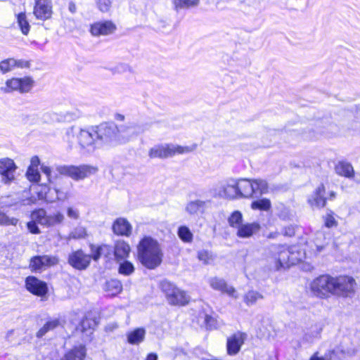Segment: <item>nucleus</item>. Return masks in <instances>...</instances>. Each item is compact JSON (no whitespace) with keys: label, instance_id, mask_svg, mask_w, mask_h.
Segmentation results:
<instances>
[{"label":"nucleus","instance_id":"nucleus-47","mask_svg":"<svg viewBox=\"0 0 360 360\" xmlns=\"http://www.w3.org/2000/svg\"><path fill=\"white\" fill-rule=\"evenodd\" d=\"M26 176L31 182H38L40 180V174L37 168L28 167Z\"/></svg>","mask_w":360,"mask_h":360},{"label":"nucleus","instance_id":"nucleus-16","mask_svg":"<svg viewBox=\"0 0 360 360\" xmlns=\"http://www.w3.org/2000/svg\"><path fill=\"white\" fill-rule=\"evenodd\" d=\"M116 30V25L110 20L97 22L91 25L90 32L93 36L108 35Z\"/></svg>","mask_w":360,"mask_h":360},{"label":"nucleus","instance_id":"nucleus-40","mask_svg":"<svg viewBox=\"0 0 360 360\" xmlns=\"http://www.w3.org/2000/svg\"><path fill=\"white\" fill-rule=\"evenodd\" d=\"M81 330L82 332L87 331L93 329L96 326V322L94 319L85 316L81 321L80 324Z\"/></svg>","mask_w":360,"mask_h":360},{"label":"nucleus","instance_id":"nucleus-4","mask_svg":"<svg viewBox=\"0 0 360 360\" xmlns=\"http://www.w3.org/2000/svg\"><path fill=\"white\" fill-rule=\"evenodd\" d=\"M196 144L182 146L172 143L157 144L148 150V156L151 159H166L176 155H181L193 152L195 150Z\"/></svg>","mask_w":360,"mask_h":360},{"label":"nucleus","instance_id":"nucleus-64","mask_svg":"<svg viewBox=\"0 0 360 360\" xmlns=\"http://www.w3.org/2000/svg\"><path fill=\"white\" fill-rule=\"evenodd\" d=\"M335 196H336V193L334 191H331L330 193V197L328 199H329L330 200H333L335 199Z\"/></svg>","mask_w":360,"mask_h":360},{"label":"nucleus","instance_id":"nucleus-36","mask_svg":"<svg viewBox=\"0 0 360 360\" xmlns=\"http://www.w3.org/2000/svg\"><path fill=\"white\" fill-rule=\"evenodd\" d=\"M172 2L174 9L178 11L181 9L196 6L199 1L198 0H173Z\"/></svg>","mask_w":360,"mask_h":360},{"label":"nucleus","instance_id":"nucleus-12","mask_svg":"<svg viewBox=\"0 0 360 360\" xmlns=\"http://www.w3.org/2000/svg\"><path fill=\"white\" fill-rule=\"evenodd\" d=\"M59 259L55 255H40L31 258L30 262V268L32 271H43L46 268L56 266L58 264Z\"/></svg>","mask_w":360,"mask_h":360},{"label":"nucleus","instance_id":"nucleus-32","mask_svg":"<svg viewBox=\"0 0 360 360\" xmlns=\"http://www.w3.org/2000/svg\"><path fill=\"white\" fill-rule=\"evenodd\" d=\"M60 325V321L58 319H50L46 321L44 326L37 332V338H42L48 332L54 330Z\"/></svg>","mask_w":360,"mask_h":360},{"label":"nucleus","instance_id":"nucleus-48","mask_svg":"<svg viewBox=\"0 0 360 360\" xmlns=\"http://www.w3.org/2000/svg\"><path fill=\"white\" fill-rule=\"evenodd\" d=\"M97 6L101 12H108L111 8V1L110 0H98Z\"/></svg>","mask_w":360,"mask_h":360},{"label":"nucleus","instance_id":"nucleus-55","mask_svg":"<svg viewBox=\"0 0 360 360\" xmlns=\"http://www.w3.org/2000/svg\"><path fill=\"white\" fill-rule=\"evenodd\" d=\"M100 250L101 252V256L104 255L108 257L111 254V248L105 244L100 245Z\"/></svg>","mask_w":360,"mask_h":360},{"label":"nucleus","instance_id":"nucleus-35","mask_svg":"<svg viewBox=\"0 0 360 360\" xmlns=\"http://www.w3.org/2000/svg\"><path fill=\"white\" fill-rule=\"evenodd\" d=\"M177 235L184 243H190L193 241V234L190 229L186 226H181L177 231Z\"/></svg>","mask_w":360,"mask_h":360},{"label":"nucleus","instance_id":"nucleus-38","mask_svg":"<svg viewBox=\"0 0 360 360\" xmlns=\"http://www.w3.org/2000/svg\"><path fill=\"white\" fill-rule=\"evenodd\" d=\"M243 214L236 210L231 213L228 219V222L231 227L238 229L242 225Z\"/></svg>","mask_w":360,"mask_h":360},{"label":"nucleus","instance_id":"nucleus-5","mask_svg":"<svg viewBox=\"0 0 360 360\" xmlns=\"http://www.w3.org/2000/svg\"><path fill=\"white\" fill-rule=\"evenodd\" d=\"M56 172L63 176L71 178L75 181L84 180L95 174L98 172V168L90 165H62L56 167Z\"/></svg>","mask_w":360,"mask_h":360},{"label":"nucleus","instance_id":"nucleus-21","mask_svg":"<svg viewBox=\"0 0 360 360\" xmlns=\"http://www.w3.org/2000/svg\"><path fill=\"white\" fill-rule=\"evenodd\" d=\"M335 278H333L328 275H322L316 278V296H320L321 290H325L326 292L333 293L334 290Z\"/></svg>","mask_w":360,"mask_h":360},{"label":"nucleus","instance_id":"nucleus-43","mask_svg":"<svg viewBox=\"0 0 360 360\" xmlns=\"http://www.w3.org/2000/svg\"><path fill=\"white\" fill-rule=\"evenodd\" d=\"M333 214L334 213L330 210L325 216L323 217L326 227L331 228L338 226V221L335 220Z\"/></svg>","mask_w":360,"mask_h":360},{"label":"nucleus","instance_id":"nucleus-62","mask_svg":"<svg viewBox=\"0 0 360 360\" xmlns=\"http://www.w3.org/2000/svg\"><path fill=\"white\" fill-rule=\"evenodd\" d=\"M34 4H52L51 0H34Z\"/></svg>","mask_w":360,"mask_h":360},{"label":"nucleus","instance_id":"nucleus-49","mask_svg":"<svg viewBox=\"0 0 360 360\" xmlns=\"http://www.w3.org/2000/svg\"><path fill=\"white\" fill-rule=\"evenodd\" d=\"M67 216L74 220H78L80 217L79 210L75 207H68L67 208Z\"/></svg>","mask_w":360,"mask_h":360},{"label":"nucleus","instance_id":"nucleus-51","mask_svg":"<svg viewBox=\"0 0 360 360\" xmlns=\"http://www.w3.org/2000/svg\"><path fill=\"white\" fill-rule=\"evenodd\" d=\"M32 221L27 224V226L30 233L34 234H38L40 233L39 229L37 226L38 221L32 218L31 216Z\"/></svg>","mask_w":360,"mask_h":360},{"label":"nucleus","instance_id":"nucleus-18","mask_svg":"<svg viewBox=\"0 0 360 360\" xmlns=\"http://www.w3.org/2000/svg\"><path fill=\"white\" fill-rule=\"evenodd\" d=\"M30 63L24 60H17L13 58L4 59L0 61V72L6 74L14 70L15 68H27Z\"/></svg>","mask_w":360,"mask_h":360},{"label":"nucleus","instance_id":"nucleus-53","mask_svg":"<svg viewBox=\"0 0 360 360\" xmlns=\"http://www.w3.org/2000/svg\"><path fill=\"white\" fill-rule=\"evenodd\" d=\"M338 352V350H329L323 356H318V353L316 352V360H333L337 356Z\"/></svg>","mask_w":360,"mask_h":360},{"label":"nucleus","instance_id":"nucleus-33","mask_svg":"<svg viewBox=\"0 0 360 360\" xmlns=\"http://www.w3.org/2000/svg\"><path fill=\"white\" fill-rule=\"evenodd\" d=\"M264 296L260 292L256 290L248 291L243 297V300L245 304L248 307L255 304L259 300H262Z\"/></svg>","mask_w":360,"mask_h":360},{"label":"nucleus","instance_id":"nucleus-44","mask_svg":"<svg viewBox=\"0 0 360 360\" xmlns=\"http://www.w3.org/2000/svg\"><path fill=\"white\" fill-rule=\"evenodd\" d=\"M86 236V231L84 227H76L70 234L68 238L73 239H81Z\"/></svg>","mask_w":360,"mask_h":360},{"label":"nucleus","instance_id":"nucleus-23","mask_svg":"<svg viewBox=\"0 0 360 360\" xmlns=\"http://www.w3.org/2000/svg\"><path fill=\"white\" fill-rule=\"evenodd\" d=\"M112 230L116 235L129 236L131 233L132 226L126 219L118 218L113 223Z\"/></svg>","mask_w":360,"mask_h":360},{"label":"nucleus","instance_id":"nucleus-22","mask_svg":"<svg viewBox=\"0 0 360 360\" xmlns=\"http://www.w3.org/2000/svg\"><path fill=\"white\" fill-rule=\"evenodd\" d=\"M139 132V128L134 124L122 125L117 127V141H128L135 137Z\"/></svg>","mask_w":360,"mask_h":360},{"label":"nucleus","instance_id":"nucleus-10","mask_svg":"<svg viewBox=\"0 0 360 360\" xmlns=\"http://www.w3.org/2000/svg\"><path fill=\"white\" fill-rule=\"evenodd\" d=\"M32 217L38 221V224L47 227L61 224L65 220V216L63 213L56 212L51 214H46L45 210L42 209L32 212Z\"/></svg>","mask_w":360,"mask_h":360},{"label":"nucleus","instance_id":"nucleus-27","mask_svg":"<svg viewBox=\"0 0 360 360\" xmlns=\"http://www.w3.org/2000/svg\"><path fill=\"white\" fill-rule=\"evenodd\" d=\"M146 333V330L143 328H135L127 333V342L131 345H139L143 342Z\"/></svg>","mask_w":360,"mask_h":360},{"label":"nucleus","instance_id":"nucleus-24","mask_svg":"<svg viewBox=\"0 0 360 360\" xmlns=\"http://www.w3.org/2000/svg\"><path fill=\"white\" fill-rule=\"evenodd\" d=\"M33 13L39 20H48L51 18L53 13L52 4H34Z\"/></svg>","mask_w":360,"mask_h":360},{"label":"nucleus","instance_id":"nucleus-14","mask_svg":"<svg viewBox=\"0 0 360 360\" xmlns=\"http://www.w3.org/2000/svg\"><path fill=\"white\" fill-rule=\"evenodd\" d=\"M17 169L12 159L6 158L0 160V174L1 181L4 184H9L15 179V172Z\"/></svg>","mask_w":360,"mask_h":360},{"label":"nucleus","instance_id":"nucleus-19","mask_svg":"<svg viewBox=\"0 0 360 360\" xmlns=\"http://www.w3.org/2000/svg\"><path fill=\"white\" fill-rule=\"evenodd\" d=\"M246 335L243 333H237L227 340V353L229 355L236 354L240 349L241 346L244 343Z\"/></svg>","mask_w":360,"mask_h":360},{"label":"nucleus","instance_id":"nucleus-20","mask_svg":"<svg viewBox=\"0 0 360 360\" xmlns=\"http://www.w3.org/2000/svg\"><path fill=\"white\" fill-rule=\"evenodd\" d=\"M209 283L210 286L216 290L226 293L234 298L238 297L236 289L233 286L228 285L226 281L222 278L218 277L211 278L209 281Z\"/></svg>","mask_w":360,"mask_h":360},{"label":"nucleus","instance_id":"nucleus-50","mask_svg":"<svg viewBox=\"0 0 360 360\" xmlns=\"http://www.w3.org/2000/svg\"><path fill=\"white\" fill-rule=\"evenodd\" d=\"M43 188L44 191L39 193V198L40 199H44L46 202H49L55 201V198L49 196V193H51V191L46 186L44 187Z\"/></svg>","mask_w":360,"mask_h":360},{"label":"nucleus","instance_id":"nucleus-54","mask_svg":"<svg viewBox=\"0 0 360 360\" xmlns=\"http://www.w3.org/2000/svg\"><path fill=\"white\" fill-rule=\"evenodd\" d=\"M41 170L44 174H46L49 182H52L53 177L51 175V169L49 166L42 164L41 165Z\"/></svg>","mask_w":360,"mask_h":360},{"label":"nucleus","instance_id":"nucleus-3","mask_svg":"<svg viewBox=\"0 0 360 360\" xmlns=\"http://www.w3.org/2000/svg\"><path fill=\"white\" fill-rule=\"evenodd\" d=\"M295 248L290 249L284 245H274L272 247L274 258L276 261V268L288 266L295 264L296 263L303 262L306 259L305 253L301 255L300 252L296 251ZM307 262L303 264V269L305 270H311L313 267H306Z\"/></svg>","mask_w":360,"mask_h":360},{"label":"nucleus","instance_id":"nucleus-11","mask_svg":"<svg viewBox=\"0 0 360 360\" xmlns=\"http://www.w3.org/2000/svg\"><path fill=\"white\" fill-rule=\"evenodd\" d=\"M333 294L345 297H352L354 293L355 280L350 276L335 278Z\"/></svg>","mask_w":360,"mask_h":360},{"label":"nucleus","instance_id":"nucleus-15","mask_svg":"<svg viewBox=\"0 0 360 360\" xmlns=\"http://www.w3.org/2000/svg\"><path fill=\"white\" fill-rule=\"evenodd\" d=\"M25 287L30 292L39 297L45 296L48 292L46 283L34 276H28L26 278Z\"/></svg>","mask_w":360,"mask_h":360},{"label":"nucleus","instance_id":"nucleus-60","mask_svg":"<svg viewBox=\"0 0 360 360\" xmlns=\"http://www.w3.org/2000/svg\"><path fill=\"white\" fill-rule=\"evenodd\" d=\"M54 192L57 194V197H56L57 200H64L66 198L65 196H64V197L61 196V193H60L57 189H55Z\"/></svg>","mask_w":360,"mask_h":360},{"label":"nucleus","instance_id":"nucleus-17","mask_svg":"<svg viewBox=\"0 0 360 360\" xmlns=\"http://www.w3.org/2000/svg\"><path fill=\"white\" fill-rule=\"evenodd\" d=\"M90 255H85L82 250L72 252L68 258L69 264L79 270L86 269L90 264Z\"/></svg>","mask_w":360,"mask_h":360},{"label":"nucleus","instance_id":"nucleus-25","mask_svg":"<svg viewBox=\"0 0 360 360\" xmlns=\"http://www.w3.org/2000/svg\"><path fill=\"white\" fill-rule=\"evenodd\" d=\"M260 225L257 222L247 223L242 224L237 229V236L240 238H250L259 232Z\"/></svg>","mask_w":360,"mask_h":360},{"label":"nucleus","instance_id":"nucleus-39","mask_svg":"<svg viewBox=\"0 0 360 360\" xmlns=\"http://www.w3.org/2000/svg\"><path fill=\"white\" fill-rule=\"evenodd\" d=\"M199 321L203 326H205L207 328L212 329L216 327V321L215 319L210 315L202 313L200 315Z\"/></svg>","mask_w":360,"mask_h":360},{"label":"nucleus","instance_id":"nucleus-46","mask_svg":"<svg viewBox=\"0 0 360 360\" xmlns=\"http://www.w3.org/2000/svg\"><path fill=\"white\" fill-rule=\"evenodd\" d=\"M198 258L205 264H209L214 260L212 255L207 250L199 251Z\"/></svg>","mask_w":360,"mask_h":360},{"label":"nucleus","instance_id":"nucleus-57","mask_svg":"<svg viewBox=\"0 0 360 360\" xmlns=\"http://www.w3.org/2000/svg\"><path fill=\"white\" fill-rule=\"evenodd\" d=\"M283 234H284L285 236H291L294 234V229L292 226L286 227V228H285V230L283 232Z\"/></svg>","mask_w":360,"mask_h":360},{"label":"nucleus","instance_id":"nucleus-52","mask_svg":"<svg viewBox=\"0 0 360 360\" xmlns=\"http://www.w3.org/2000/svg\"><path fill=\"white\" fill-rule=\"evenodd\" d=\"M91 258L98 260L101 257L100 245H91Z\"/></svg>","mask_w":360,"mask_h":360},{"label":"nucleus","instance_id":"nucleus-13","mask_svg":"<svg viewBox=\"0 0 360 360\" xmlns=\"http://www.w3.org/2000/svg\"><path fill=\"white\" fill-rule=\"evenodd\" d=\"M243 179H229L223 187V196L229 199L243 198L240 186Z\"/></svg>","mask_w":360,"mask_h":360},{"label":"nucleus","instance_id":"nucleus-6","mask_svg":"<svg viewBox=\"0 0 360 360\" xmlns=\"http://www.w3.org/2000/svg\"><path fill=\"white\" fill-rule=\"evenodd\" d=\"M240 188L243 198H259L269 192V184L262 179H243Z\"/></svg>","mask_w":360,"mask_h":360},{"label":"nucleus","instance_id":"nucleus-37","mask_svg":"<svg viewBox=\"0 0 360 360\" xmlns=\"http://www.w3.org/2000/svg\"><path fill=\"white\" fill-rule=\"evenodd\" d=\"M271 207L270 200L267 198H261L253 201L251 203L252 210H259L262 211H269Z\"/></svg>","mask_w":360,"mask_h":360},{"label":"nucleus","instance_id":"nucleus-30","mask_svg":"<svg viewBox=\"0 0 360 360\" xmlns=\"http://www.w3.org/2000/svg\"><path fill=\"white\" fill-rule=\"evenodd\" d=\"M85 355L86 349L84 347L79 345L67 352L60 360H83Z\"/></svg>","mask_w":360,"mask_h":360},{"label":"nucleus","instance_id":"nucleus-61","mask_svg":"<svg viewBox=\"0 0 360 360\" xmlns=\"http://www.w3.org/2000/svg\"><path fill=\"white\" fill-rule=\"evenodd\" d=\"M69 10L71 13H74L76 11V6L74 3H70Z\"/></svg>","mask_w":360,"mask_h":360},{"label":"nucleus","instance_id":"nucleus-34","mask_svg":"<svg viewBox=\"0 0 360 360\" xmlns=\"http://www.w3.org/2000/svg\"><path fill=\"white\" fill-rule=\"evenodd\" d=\"M17 18V24L21 32L27 35L30 29V23L27 20V16L25 13H20L16 16Z\"/></svg>","mask_w":360,"mask_h":360},{"label":"nucleus","instance_id":"nucleus-1","mask_svg":"<svg viewBox=\"0 0 360 360\" xmlns=\"http://www.w3.org/2000/svg\"><path fill=\"white\" fill-rule=\"evenodd\" d=\"M139 261L145 267L153 269L162 259V252L159 243L150 236L143 237L137 245Z\"/></svg>","mask_w":360,"mask_h":360},{"label":"nucleus","instance_id":"nucleus-31","mask_svg":"<svg viewBox=\"0 0 360 360\" xmlns=\"http://www.w3.org/2000/svg\"><path fill=\"white\" fill-rule=\"evenodd\" d=\"M104 290L108 296H115L122 292V285L120 281L111 279L105 283Z\"/></svg>","mask_w":360,"mask_h":360},{"label":"nucleus","instance_id":"nucleus-41","mask_svg":"<svg viewBox=\"0 0 360 360\" xmlns=\"http://www.w3.org/2000/svg\"><path fill=\"white\" fill-rule=\"evenodd\" d=\"M133 264L129 261H124L120 264L119 273L124 276H129L134 271Z\"/></svg>","mask_w":360,"mask_h":360},{"label":"nucleus","instance_id":"nucleus-56","mask_svg":"<svg viewBox=\"0 0 360 360\" xmlns=\"http://www.w3.org/2000/svg\"><path fill=\"white\" fill-rule=\"evenodd\" d=\"M39 165H40L39 158L37 156H33L30 160V165L29 166V167L38 169V167Z\"/></svg>","mask_w":360,"mask_h":360},{"label":"nucleus","instance_id":"nucleus-45","mask_svg":"<svg viewBox=\"0 0 360 360\" xmlns=\"http://www.w3.org/2000/svg\"><path fill=\"white\" fill-rule=\"evenodd\" d=\"M324 191H325V188H324L323 185H321V186H319L316 189V207L317 206L324 207L326 205L327 198H326L323 195V193H324Z\"/></svg>","mask_w":360,"mask_h":360},{"label":"nucleus","instance_id":"nucleus-63","mask_svg":"<svg viewBox=\"0 0 360 360\" xmlns=\"http://www.w3.org/2000/svg\"><path fill=\"white\" fill-rule=\"evenodd\" d=\"M115 118L117 120L123 121L124 120V116L121 114H117L115 115Z\"/></svg>","mask_w":360,"mask_h":360},{"label":"nucleus","instance_id":"nucleus-28","mask_svg":"<svg viewBox=\"0 0 360 360\" xmlns=\"http://www.w3.org/2000/svg\"><path fill=\"white\" fill-rule=\"evenodd\" d=\"M207 202L200 200L190 201L186 206V211L191 215L203 213L206 208Z\"/></svg>","mask_w":360,"mask_h":360},{"label":"nucleus","instance_id":"nucleus-2","mask_svg":"<svg viewBox=\"0 0 360 360\" xmlns=\"http://www.w3.org/2000/svg\"><path fill=\"white\" fill-rule=\"evenodd\" d=\"M75 139L81 148L89 152L94 151L98 147L94 127L81 128L72 126L68 128L63 136V141L71 148L75 143Z\"/></svg>","mask_w":360,"mask_h":360},{"label":"nucleus","instance_id":"nucleus-8","mask_svg":"<svg viewBox=\"0 0 360 360\" xmlns=\"http://www.w3.org/2000/svg\"><path fill=\"white\" fill-rule=\"evenodd\" d=\"M161 288L170 304L185 305L188 303L189 296L186 292L178 288L173 283L164 281L161 283Z\"/></svg>","mask_w":360,"mask_h":360},{"label":"nucleus","instance_id":"nucleus-9","mask_svg":"<svg viewBox=\"0 0 360 360\" xmlns=\"http://www.w3.org/2000/svg\"><path fill=\"white\" fill-rule=\"evenodd\" d=\"M94 127L98 146L102 143H110L117 141V127L115 124L105 122Z\"/></svg>","mask_w":360,"mask_h":360},{"label":"nucleus","instance_id":"nucleus-42","mask_svg":"<svg viewBox=\"0 0 360 360\" xmlns=\"http://www.w3.org/2000/svg\"><path fill=\"white\" fill-rule=\"evenodd\" d=\"M18 219L15 217H9L5 213L0 211V225L16 226Z\"/></svg>","mask_w":360,"mask_h":360},{"label":"nucleus","instance_id":"nucleus-59","mask_svg":"<svg viewBox=\"0 0 360 360\" xmlns=\"http://www.w3.org/2000/svg\"><path fill=\"white\" fill-rule=\"evenodd\" d=\"M146 360H158V356L154 353L149 354Z\"/></svg>","mask_w":360,"mask_h":360},{"label":"nucleus","instance_id":"nucleus-29","mask_svg":"<svg viewBox=\"0 0 360 360\" xmlns=\"http://www.w3.org/2000/svg\"><path fill=\"white\" fill-rule=\"evenodd\" d=\"M335 172L338 175L347 178H352L354 175V171L352 165L347 162H339L335 166Z\"/></svg>","mask_w":360,"mask_h":360},{"label":"nucleus","instance_id":"nucleus-26","mask_svg":"<svg viewBox=\"0 0 360 360\" xmlns=\"http://www.w3.org/2000/svg\"><path fill=\"white\" fill-rule=\"evenodd\" d=\"M130 251V246L125 241L120 240L115 243L114 247V255L117 260L127 258L129 256Z\"/></svg>","mask_w":360,"mask_h":360},{"label":"nucleus","instance_id":"nucleus-58","mask_svg":"<svg viewBox=\"0 0 360 360\" xmlns=\"http://www.w3.org/2000/svg\"><path fill=\"white\" fill-rule=\"evenodd\" d=\"M117 328V324L115 323H110L105 326V330L107 331H112L114 329Z\"/></svg>","mask_w":360,"mask_h":360},{"label":"nucleus","instance_id":"nucleus-7","mask_svg":"<svg viewBox=\"0 0 360 360\" xmlns=\"http://www.w3.org/2000/svg\"><path fill=\"white\" fill-rule=\"evenodd\" d=\"M34 85V80L31 77H12L7 79L0 89L6 94L14 91L19 92L20 94H26L32 89Z\"/></svg>","mask_w":360,"mask_h":360}]
</instances>
